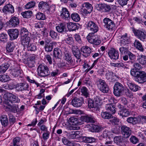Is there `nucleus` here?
Returning <instances> with one entry per match:
<instances>
[{"label": "nucleus", "instance_id": "f257e3e1", "mask_svg": "<svg viewBox=\"0 0 146 146\" xmlns=\"http://www.w3.org/2000/svg\"><path fill=\"white\" fill-rule=\"evenodd\" d=\"M131 75L135 77V81L138 82L143 84L146 82V73L144 71H137L134 70L131 71Z\"/></svg>", "mask_w": 146, "mask_h": 146}, {"label": "nucleus", "instance_id": "f03ea898", "mask_svg": "<svg viewBox=\"0 0 146 146\" xmlns=\"http://www.w3.org/2000/svg\"><path fill=\"white\" fill-rule=\"evenodd\" d=\"M87 38L89 42L95 45H98L101 42L100 36L94 34L89 33Z\"/></svg>", "mask_w": 146, "mask_h": 146}, {"label": "nucleus", "instance_id": "7ed1b4c3", "mask_svg": "<svg viewBox=\"0 0 146 146\" xmlns=\"http://www.w3.org/2000/svg\"><path fill=\"white\" fill-rule=\"evenodd\" d=\"M97 85L98 88L104 93H108L109 88L106 82L102 80L99 79L97 82Z\"/></svg>", "mask_w": 146, "mask_h": 146}, {"label": "nucleus", "instance_id": "20e7f679", "mask_svg": "<svg viewBox=\"0 0 146 146\" xmlns=\"http://www.w3.org/2000/svg\"><path fill=\"white\" fill-rule=\"evenodd\" d=\"M113 89L114 94L115 96L119 97L122 94L124 90V87L122 84L117 82L115 84Z\"/></svg>", "mask_w": 146, "mask_h": 146}, {"label": "nucleus", "instance_id": "39448f33", "mask_svg": "<svg viewBox=\"0 0 146 146\" xmlns=\"http://www.w3.org/2000/svg\"><path fill=\"white\" fill-rule=\"evenodd\" d=\"M4 97L7 99L5 103L10 102L11 103H19L20 101L18 97L14 94L10 92H7L4 95Z\"/></svg>", "mask_w": 146, "mask_h": 146}, {"label": "nucleus", "instance_id": "423d86ee", "mask_svg": "<svg viewBox=\"0 0 146 146\" xmlns=\"http://www.w3.org/2000/svg\"><path fill=\"white\" fill-rule=\"evenodd\" d=\"M38 72L39 76L45 77L49 75L50 72L48 67L46 65L40 64L38 67Z\"/></svg>", "mask_w": 146, "mask_h": 146}, {"label": "nucleus", "instance_id": "0eeeda50", "mask_svg": "<svg viewBox=\"0 0 146 146\" xmlns=\"http://www.w3.org/2000/svg\"><path fill=\"white\" fill-rule=\"evenodd\" d=\"M87 28L91 32L90 33L94 34L98 30L99 28L97 25L93 21H90L86 24Z\"/></svg>", "mask_w": 146, "mask_h": 146}, {"label": "nucleus", "instance_id": "6e6552de", "mask_svg": "<svg viewBox=\"0 0 146 146\" xmlns=\"http://www.w3.org/2000/svg\"><path fill=\"white\" fill-rule=\"evenodd\" d=\"M114 142L117 145L120 146H125L128 143V141L125 139L123 136H116L113 139Z\"/></svg>", "mask_w": 146, "mask_h": 146}, {"label": "nucleus", "instance_id": "1a4fd4ad", "mask_svg": "<svg viewBox=\"0 0 146 146\" xmlns=\"http://www.w3.org/2000/svg\"><path fill=\"white\" fill-rule=\"evenodd\" d=\"M95 7L98 11L104 13L109 12L111 9L110 6L105 3L97 4Z\"/></svg>", "mask_w": 146, "mask_h": 146}, {"label": "nucleus", "instance_id": "9d476101", "mask_svg": "<svg viewBox=\"0 0 146 146\" xmlns=\"http://www.w3.org/2000/svg\"><path fill=\"white\" fill-rule=\"evenodd\" d=\"M104 27L108 30H112L115 27L114 22L109 18L106 17L103 20Z\"/></svg>", "mask_w": 146, "mask_h": 146}, {"label": "nucleus", "instance_id": "9b49d317", "mask_svg": "<svg viewBox=\"0 0 146 146\" xmlns=\"http://www.w3.org/2000/svg\"><path fill=\"white\" fill-rule=\"evenodd\" d=\"M108 54L111 60H117L119 58V54L118 50L113 48H111L108 50Z\"/></svg>", "mask_w": 146, "mask_h": 146}, {"label": "nucleus", "instance_id": "f8f14e48", "mask_svg": "<svg viewBox=\"0 0 146 146\" xmlns=\"http://www.w3.org/2000/svg\"><path fill=\"white\" fill-rule=\"evenodd\" d=\"M7 33L11 40L17 39L18 37L19 34L18 30L16 29H9L8 30Z\"/></svg>", "mask_w": 146, "mask_h": 146}, {"label": "nucleus", "instance_id": "ddd939ff", "mask_svg": "<svg viewBox=\"0 0 146 146\" xmlns=\"http://www.w3.org/2000/svg\"><path fill=\"white\" fill-rule=\"evenodd\" d=\"M15 88L18 92L29 90V85L28 83L25 82L18 83L16 85Z\"/></svg>", "mask_w": 146, "mask_h": 146}, {"label": "nucleus", "instance_id": "4468645a", "mask_svg": "<svg viewBox=\"0 0 146 146\" xmlns=\"http://www.w3.org/2000/svg\"><path fill=\"white\" fill-rule=\"evenodd\" d=\"M84 102V99L82 97L77 98L75 97L72 100V105L74 107L78 108L81 107Z\"/></svg>", "mask_w": 146, "mask_h": 146}, {"label": "nucleus", "instance_id": "2eb2a0df", "mask_svg": "<svg viewBox=\"0 0 146 146\" xmlns=\"http://www.w3.org/2000/svg\"><path fill=\"white\" fill-rule=\"evenodd\" d=\"M121 130L122 135L126 138H128L131 134V129L129 127L126 125H122Z\"/></svg>", "mask_w": 146, "mask_h": 146}, {"label": "nucleus", "instance_id": "dca6fc26", "mask_svg": "<svg viewBox=\"0 0 146 146\" xmlns=\"http://www.w3.org/2000/svg\"><path fill=\"white\" fill-rule=\"evenodd\" d=\"M133 33L135 36H137L141 40L144 41L146 38V33L139 30H133Z\"/></svg>", "mask_w": 146, "mask_h": 146}, {"label": "nucleus", "instance_id": "f3484780", "mask_svg": "<svg viewBox=\"0 0 146 146\" xmlns=\"http://www.w3.org/2000/svg\"><path fill=\"white\" fill-rule=\"evenodd\" d=\"M129 37L127 36V33H125L124 35L122 36L120 41V45L121 46L127 45L130 42Z\"/></svg>", "mask_w": 146, "mask_h": 146}, {"label": "nucleus", "instance_id": "a211bd4d", "mask_svg": "<svg viewBox=\"0 0 146 146\" xmlns=\"http://www.w3.org/2000/svg\"><path fill=\"white\" fill-rule=\"evenodd\" d=\"M64 59L68 63V64L72 65L73 64V60L69 52L66 51L64 52Z\"/></svg>", "mask_w": 146, "mask_h": 146}, {"label": "nucleus", "instance_id": "6ab92c4d", "mask_svg": "<svg viewBox=\"0 0 146 146\" xmlns=\"http://www.w3.org/2000/svg\"><path fill=\"white\" fill-rule=\"evenodd\" d=\"M8 24L9 25L12 27H16L19 24V19L15 16L12 17L9 21Z\"/></svg>", "mask_w": 146, "mask_h": 146}, {"label": "nucleus", "instance_id": "aec40b11", "mask_svg": "<svg viewBox=\"0 0 146 146\" xmlns=\"http://www.w3.org/2000/svg\"><path fill=\"white\" fill-rule=\"evenodd\" d=\"M2 11L5 13H8L12 14L14 12V9L12 5L8 4L4 7Z\"/></svg>", "mask_w": 146, "mask_h": 146}, {"label": "nucleus", "instance_id": "412c9836", "mask_svg": "<svg viewBox=\"0 0 146 146\" xmlns=\"http://www.w3.org/2000/svg\"><path fill=\"white\" fill-rule=\"evenodd\" d=\"M81 51L83 53V55L86 57L89 56L92 53L91 49L88 46L82 47L81 48Z\"/></svg>", "mask_w": 146, "mask_h": 146}, {"label": "nucleus", "instance_id": "4be33fe9", "mask_svg": "<svg viewBox=\"0 0 146 146\" xmlns=\"http://www.w3.org/2000/svg\"><path fill=\"white\" fill-rule=\"evenodd\" d=\"M105 109L111 114H114L116 111L115 106L111 104H107L105 106Z\"/></svg>", "mask_w": 146, "mask_h": 146}, {"label": "nucleus", "instance_id": "5701e85b", "mask_svg": "<svg viewBox=\"0 0 146 146\" xmlns=\"http://www.w3.org/2000/svg\"><path fill=\"white\" fill-rule=\"evenodd\" d=\"M30 36H21V44L24 47H26L29 45L30 41Z\"/></svg>", "mask_w": 146, "mask_h": 146}, {"label": "nucleus", "instance_id": "b1692460", "mask_svg": "<svg viewBox=\"0 0 146 146\" xmlns=\"http://www.w3.org/2000/svg\"><path fill=\"white\" fill-rule=\"evenodd\" d=\"M93 117L90 115H82L81 117V120L87 123H94V120Z\"/></svg>", "mask_w": 146, "mask_h": 146}, {"label": "nucleus", "instance_id": "393cba45", "mask_svg": "<svg viewBox=\"0 0 146 146\" xmlns=\"http://www.w3.org/2000/svg\"><path fill=\"white\" fill-rule=\"evenodd\" d=\"M70 14L68 9L65 8H62L60 11V16L65 19H68L70 17Z\"/></svg>", "mask_w": 146, "mask_h": 146}, {"label": "nucleus", "instance_id": "a878e982", "mask_svg": "<svg viewBox=\"0 0 146 146\" xmlns=\"http://www.w3.org/2000/svg\"><path fill=\"white\" fill-rule=\"evenodd\" d=\"M127 84L130 89L134 92H136L138 90L139 86L130 81L127 82Z\"/></svg>", "mask_w": 146, "mask_h": 146}, {"label": "nucleus", "instance_id": "bb28decb", "mask_svg": "<svg viewBox=\"0 0 146 146\" xmlns=\"http://www.w3.org/2000/svg\"><path fill=\"white\" fill-rule=\"evenodd\" d=\"M80 119L74 117H70L69 119V122L70 124L73 125H79L80 123L79 122Z\"/></svg>", "mask_w": 146, "mask_h": 146}, {"label": "nucleus", "instance_id": "cd10ccee", "mask_svg": "<svg viewBox=\"0 0 146 146\" xmlns=\"http://www.w3.org/2000/svg\"><path fill=\"white\" fill-rule=\"evenodd\" d=\"M6 104L8 106H10L9 108L10 109L11 111L14 113H17L19 111V108L18 105H17L15 104L13 106H11L10 104L9 103L7 102Z\"/></svg>", "mask_w": 146, "mask_h": 146}, {"label": "nucleus", "instance_id": "c85d7f7f", "mask_svg": "<svg viewBox=\"0 0 146 146\" xmlns=\"http://www.w3.org/2000/svg\"><path fill=\"white\" fill-rule=\"evenodd\" d=\"M0 120L2 125L5 127L7 126L9 124V121L7 116L6 115H2L0 117Z\"/></svg>", "mask_w": 146, "mask_h": 146}, {"label": "nucleus", "instance_id": "c756f323", "mask_svg": "<svg viewBox=\"0 0 146 146\" xmlns=\"http://www.w3.org/2000/svg\"><path fill=\"white\" fill-rule=\"evenodd\" d=\"M15 46L14 43L13 42H8L6 46L7 51L8 52H12Z\"/></svg>", "mask_w": 146, "mask_h": 146}, {"label": "nucleus", "instance_id": "7c9ffc66", "mask_svg": "<svg viewBox=\"0 0 146 146\" xmlns=\"http://www.w3.org/2000/svg\"><path fill=\"white\" fill-rule=\"evenodd\" d=\"M130 112L127 109H123L118 112V114L122 117H125L130 115Z\"/></svg>", "mask_w": 146, "mask_h": 146}, {"label": "nucleus", "instance_id": "2f4dec72", "mask_svg": "<svg viewBox=\"0 0 146 146\" xmlns=\"http://www.w3.org/2000/svg\"><path fill=\"white\" fill-rule=\"evenodd\" d=\"M61 51L58 48H54L53 51L54 57L56 59H60L61 56Z\"/></svg>", "mask_w": 146, "mask_h": 146}, {"label": "nucleus", "instance_id": "473e14b6", "mask_svg": "<svg viewBox=\"0 0 146 146\" xmlns=\"http://www.w3.org/2000/svg\"><path fill=\"white\" fill-rule=\"evenodd\" d=\"M82 141L85 143H92L96 141L97 139L93 137H82Z\"/></svg>", "mask_w": 146, "mask_h": 146}, {"label": "nucleus", "instance_id": "72a5a7b5", "mask_svg": "<svg viewBox=\"0 0 146 146\" xmlns=\"http://www.w3.org/2000/svg\"><path fill=\"white\" fill-rule=\"evenodd\" d=\"M134 46L138 50L143 52L144 50V48L143 47L141 43L137 40H135L134 42Z\"/></svg>", "mask_w": 146, "mask_h": 146}, {"label": "nucleus", "instance_id": "f704fd0d", "mask_svg": "<svg viewBox=\"0 0 146 146\" xmlns=\"http://www.w3.org/2000/svg\"><path fill=\"white\" fill-rule=\"evenodd\" d=\"M57 31L59 33H62L65 31L66 29V25L64 23H60L58 24L56 27Z\"/></svg>", "mask_w": 146, "mask_h": 146}, {"label": "nucleus", "instance_id": "c9c22d12", "mask_svg": "<svg viewBox=\"0 0 146 146\" xmlns=\"http://www.w3.org/2000/svg\"><path fill=\"white\" fill-rule=\"evenodd\" d=\"M127 122L133 125H135L138 122L137 118L135 117H130L127 118Z\"/></svg>", "mask_w": 146, "mask_h": 146}, {"label": "nucleus", "instance_id": "e433bc0d", "mask_svg": "<svg viewBox=\"0 0 146 146\" xmlns=\"http://www.w3.org/2000/svg\"><path fill=\"white\" fill-rule=\"evenodd\" d=\"M67 27L70 31H73L78 29V26L75 23L70 22L67 24Z\"/></svg>", "mask_w": 146, "mask_h": 146}, {"label": "nucleus", "instance_id": "4c0bfd02", "mask_svg": "<svg viewBox=\"0 0 146 146\" xmlns=\"http://www.w3.org/2000/svg\"><path fill=\"white\" fill-rule=\"evenodd\" d=\"M82 6L83 8L85 7L88 13H90L92 10L93 7L92 5L88 3H83Z\"/></svg>", "mask_w": 146, "mask_h": 146}, {"label": "nucleus", "instance_id": "58836bf2", "mask_svg": "<svg viewBox=\"0 0 146 146\" xmlns=\"http://www.w3.org/2000/svg\"><path fill=\"white\" fill-rule=\"evenodd\" d=\"M139 61L141 65L146 66V56L141 55L139 56Z\"/></svg>", "mask_w": 146, "mask_h": 146}, {"label": "nucleus", "instance_id": "ea45409f", "mask_svg": "<svg viewBox=\"0 0 146 146\" xmlns=\"http://www.w3.org/2000/svg\"><path fill=\"white\" fill-rule=\"evenodd\" d=\"M9 65L5 63L0 66V74L5 73L9 67Z\"/></svg>", "mask_w": 146, "mask_h": 146}, {"label": "nucleus", "instance_id": "a19ab883", "mask_svg": "<svg viewBox=\"0 0 146 146\" xmlns=\"http://www.w3.org/2000/svg\"><path fill=\"white\" fill-rule=\"evenodd\" d=\"M101 116L104 119H110L113 117V116L108 111L102 112L101 113Z\"/></svg>", "mask_w": 146, "mask_h": 146}, {"label": "nucleus", "instance_id": "79ce46f5", "mask_svg": "<svg viewBox=\"0 0 146 146\" xmlns=\"http://www.w3.org/2000/svg\"><path fill=\"white\" fill-rule=\"evenodd\" d=\"M80 91L82 93V95L84 96L87 98L89 96V94L88 92L87 88L85 86H82L80 88Z\"/></svg>", "mask_w": 146, "mask_h": 146}, {"label": "nucleus", "instance_id": "37998d69", "mask_svg": "<svg viewBox=\"0 0 146 146\" xmlns=\"http://www.w3.org/2000/svg\"><path fill=\"white\" fill-rule=\"evenodd\" d=\"M8 40V36L6 34L2 33L0 34V40L3 43L6 42Z\"/></svg>", "mask_w": 146, "mask_h": 146}, {"label": "nucleus", "instance_id": "c03bdc74", "mask_svg": "<svg viewBox=\"0 0 146 146\" xmlns=\"http://www.w3.org/2000/svg\"><path fill=\"white\" fill-rule=\"evenodd\" d=\"M72 52L74 55L78 59L80 58L81 54L80 51L78 49H72Z\"/></svg>", "mask_w": 146, "mask_h": 146}, {"label": "nucleus", "instance_id": "a18cd8bd", "mask_svg": "<svg viewBox=\"0 0 146 146\" xmlns=\"http://www.w3.org/2000/svg\"><path fill=\"white\" fill-rule=\"evenodd\" d=\"M79 133L80 132L78 131L72 132L68 134V136L70 139H75L78 137L77 136L79 135Z\"/></svg>", "mask_w": 146, "mask_h": 146}, {"label": "nucleus", "instance_id": "49530a36", "mask_svg": "<svg viewBox=\"0 0 146 146\" xmlns=\"http://www.w3.org/2000/svg\"><path fill=\"white\" fill-rule=\"evenodd\" d=\"M21 15L25 18H30L32 15V12L31 11H26L21 13Z\"/></svg>", "mask_w": 146, "mask_h": 146}, {"label": "nucleus", "instance_id": "de8ad7c7", "mask_svg": "<svg viewBox=\"0 0 146 146\" xmlns=\"http://www.w3.org/2000/svg\"><path fill=\"white\" fill-rule=\"evenodd\" d=\"M26 47L29 51H34L36 50V46L34 43H29V45Z\"/></svg>", "mask_w": 146, "mask_h": 146}, {"label": "nucleus", "instance_id": "09e8293b", "mask_svg": "<svg viewBox=\"0 0 146 146\" xmlns=\"http://www.w3.org/2000/svg\"><path fill=\"white\" fill-rule=\"evenodd\" d=\"M10 77L7 74L0 75V81L2 82H6L10 80Z\"/></svg>", "mask_w": 146, "mask_h": 146}, {"label": "nucleus", "instance_id": "8fccbe9b", "mask_svg": "<svg viewBox=\"0 0 146 146\" xmlns=\"http://www.w3.org/2000/svg\"><path fill=\"white\" fill-rule=\"evenodd\" d=\"M72 19L74 21L78 22L80 21V18L79 15L77 13H73L71 15Z\"/></svg>", "mask_w": 146, "mask_h": 146}, {"label": "nucleus", "instance_id": "3c124183", "mask_svg": "<svg viewBox=\"0 0 146 146\" xmlns=\"http://www.w3.org/2000/svg\"><path fill=\"white\" fill-rule=\"evenodd\" d=\"M36 3L34 1H30L27 3L25 6L26 9H28L34 7Z\"/></svg>", "mask_w": 146, "mask_h": 146}, {"label": "nucleus", "instance_id": "603ef678", "mask_svg": "<svg viewBox=\"0 0 146 146\" xmlns=\"http://www.w3.org/2000/svg\"><path fill=\"white\" fill-rule=\"evenodd\" d=\"M128 47L121 46V47L119 48V50L121 54H124L128 53L129 51H128Z\"/></svg>", "mask_w": 146, "mask_h": 146}, {"label": "nucleus", "instance_id": "864d4df0", "mask_svg": "<svg viewBox=\"0 0 146 146\" xmlns=\"http://www.w3.org/2000/svg\"><path fill=\"white\" fill-rule=\"evenodd\" d=\"M22 36H31L28 30L24 27H22L21 29Z\"/></svg>", "mask_w": 146, "mask_h": 146}, {"label": "nucleus", "instance_id": "5fc2aeb1", "mask_svg": "<svg viewBox=\"0 0 146 146\" xmlns=\"http://www.w3.org/2000/svg\"><path fill=\"white\" fill-rule=\"evenodd\" d=\"M113 74V72L111 71H110L109 70H107L106 71L105 76L107 79L110 81L112 80V78Z\"/></svg>", "mask_w": 146, "mask_h": 146}, {"label": "nucleus", "instance_id": "6e6d98bb", "mask_svg": "<svg viewBox=\"0 0 146 146\" xmlns=\"http://www.w3.org/2000/svg\"><path fill=\"white\" fill-rule=\"evenodd\" d=\"M48 7V5L47 3L44 1L40 2L38 5V7L39 9H45Z\"/></svg>", "mask_w": 146, "mask_h": 146}, {"label": "nucleus", "instance_id": "4d7b16f0", "mask_svg": "<svg viewBox=\"0 0 146 146\" xmlns=\"http://www.w3.org/2000/svg\"><path fill=\"white\" fill-rule=\"evenodd\" d=\"M100 127L98 125H93L91 127V130L92 132H98L100 130Z\"/></svg>", "mask_w": 146, "mask_h": 146}, {"label": "nucleus", "instance_id": "13d9d810", "mask_svg": "<svg viewBox=\"0 0 146 146\" xmlns=\"http://www.w3.org/2000/svg\"><path fill=\"white\" fill-rule=\"evenodd\" d=\"M36 18L39 20H44L45 18L44 14L40 12L37 13L36 14Z\"/></svg>", "mask_w": 146, "mask_h": 146}, {"label": "nucleus", "instance_id": "bf43d9fd", "mask_svg": "<svg viewBox=\"0 0 146 146\" xmlns=\"http://www.w3.org/2000/svg\"><path fill=\"white\" fill-rule=\"evenodd\" d=\"M63 143L65 145L71 146L72 145V142L70 141L65 137H63L62 139Z\"/></svg>", "mask_w": 146, "mask_h": 146}, {"label": "nucleus", "instance_id": "052dcab7", "mask_svg": "<svg viewBox=\"0 0 146 146\" xmlns=\"http://www.w3.org/2000/svg\"><path fill=\"white\" fill-rule=\"evenodd\" d=\"M50 132L48 131L46 132H44L42 134V138L44 141L47 140L49 138Z\"/></svg>", "mask_w": 146, "mask_h": 146}, {"label": "nucleus", "instance_id": "680f3d73", "mask_svg": "<svg viewBox=\"0 0 146 146\" xmlns=\"http://www.w3.org/2000/svg\"><path fill=\"white\" fill-rule=\"evenodd\" d=\"M53 48V47L52 45H51L50 44L47 45H45L44 47L45 51L48 52L52 51Z\"/></svg>", "mask_w": 146, "mask_h": 146}, {"label": "nucleus", "instance_id": "e2e57ef3", "mask_svg": "<svg viewBox=\"0 0 146 146\" xmlns=\"http://www.w3.org/2000/svg\"><path fill=\"white\" fill-rule=\"evenodd\" d=\"M66 42L68 44L70 45H72L74 43V40L73 38L71 37H68L65 40Z\"/></svg>", "mask_w": 146, "mask_h": 146}, {"label": "nucleus", "instance_id": "0e129e2a", "mask_svg": "<svg viewBox=\"0 0 146 146\" xmlns=\"http://www.w3.org/2000/svg\"><path fill=\"white\" fill-rule=\"evenodd\" d=\"M21 74V70L19 69H15L12 71V75L15 77H17Z\"/></svg>", "mask_w": 146, "mask_h": 146}, {"label": "nucleus", "instance_id": "69168bd1", "mask_svg": "<svg viewBox=\"0 0 146 146\" xmlns=\"http://www.w3.org/2000/svg\"><path fill=\"white\" fill-rule=\"evenodd\" d=\"M110 121L113 125H117L119 123V119L116 117H114L110 120Z\"/></svg>", "mask_w": 146, "mask_h": 146}, {"label": "nucleus", "instance_id": "338daca9", "mask_svg": "<svg viewBox=\"0 0 146 146\" xmlns=\"http://www.w3.org/2000/svg\"><path fill=\"white\" fill-rule=\"evenodd\" d=\"M9 120L10 123L11 125H13L15 122V119L14 116L11 114H9Z\"/></svg>", "mask_w": 146, "mask_h": 146}, {"label": "nucleus", "instance_id": "774afa93", "mask_svg": "<svg viewBox=\"0 0 146 146\" xmlns=\"http://www.w3.org/2000/svg\"><path fill=\"white\" fill-rule=\"evenodd\" d=\"M94 101L92 99H89L88 100V106L90 108H93L94 107Z\"/></svg>", "mask_w": 146, "mask_h": 146}]
</instances>
